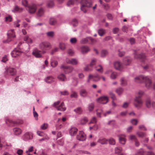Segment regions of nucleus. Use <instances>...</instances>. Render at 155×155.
Segmentation results:
<instances>
[{"instance_id":"obj_1","label":"nucleus","mask_w":155,"mask_h":155,"mask_svg":"<svg viewBox=\"0 0 155 155\" xmlns=\"http://www.w3.org/2000/svg\"><path fill=\"white\" fill-rule=\"evenodd\" d=\"M51 44L48 42L45 41L41 42L39 45V50L37 48H35L32 52V54L36 58H41L42 57L41 54L46 53V51L51 48Z\"/></svg>"},{"instance_id":"obj_2","label":"nucleus","mask_w":155,"mask_h":155,"mask_svg":"<svg viewBox=\"0 0 155 155\" xmlns=\"http://www.w3.org/2000/svg\"><path fill=\"white\" fill-rule=\"evenodd\" d=\"M135 81L138 83L143 82H145L146 87L149 89L152 86V82L148 76H144L143 75H140L136 77L134 79Z\"/></svg>"},{"instance_id":"obj_3","label":"nucleus","mask_w":155,"mask_h":155,"mask_svg":"<svg viewBox=\"0 0 155 155\" xmlns=\"http://www.w3.org/2000/svg\"><path fill=\"white\" fill-rule=\"evenodd\" d=\"M92 2L91 0H82L81 3V9L84 13L87 12L86 7L90 8L91 7Z\"/></svg>"},{"instance_id":"obj_4","label":"nucleus","mask_w":155,"mask_h":155,"mask_svg":"<svg viewBox=\"0 0 155 155\" xmlns=\"http://www.w3.org/2000/svg\"><path fill=\"white\" fill-rule=\"evenodd\" d=\"M7 35L8 38L6 40L3 41L4 43H8L15 37L14 30L11 29L9 30L7 33Z\"/></svg>"},{"instance_id":"obj_5","label":"nucleus","mask_w":155,"mask_h":155,"mask_svg":"<svg viewBox=\"0 0 155 155\" xmlns=\"http://www.w3.org/2000/svg\"><path fill=\"white\" fill-rule=\"evenodd\" d=\"M113 64L114 68L117 70L121 71L124 68V66L118 61L114 62Z\"/></svg>"},{"instance_id":"obj_6","label":"nucleus","mask_w":155,"mask_h":155,"mask_svg":"<svg viewBox=\"0 0 155 155\" xmlns=\"http://www.w3.org/2000/svg\"><path fill=\"white\" fill-rule=\"evenodd\" d=\"M61 68L66 74L71 73L74 70V68L72 66H66L64 65H62L61 66Z\"/></svg>"},{"instance_id":"obj_7","label":"nucleus","mask_w":155,"mask_h":155,"mask_svg":"<svg viewBox=\"0 0 155 155\" xmlns=\"http://www.w3.org/2000/svg\"><path fill=\"white\" fill-rule=\"evenodd\" d=\"M77 138L79 141H84L86 139V135L83 131H79L78 134L77 136Z\"/></svg>"},{"instance_id":"obj_8","label":"nucleus","mask_w":155,"mask_h":155,"mask_svg":"<svg viewBox=\"0 0 155 155\" xmlns=\"http://www.w3.org/2000/svg\"><path fill=\"white\" fill-rule=\"evenodd\" d=\"M66 61L67 64L72 65H77L78 64V60L75 58H67Z\"/></svg>"},{"instance_id":"obj_9","label":"nucleus","mask_w":155,"mask_h":155,"mask_svg":"<svg viewBox=\"0 0 155 155\" xmlns=\"http://www.w3.org/2000/svg\"><path fill=\"white\" fill-rule=\"evenodd\" d=\"M97 101L99 103L102 104H106L108 101V97L106 96L101 97L97 99Z\"/></svg>"},{"instance_id":"obj_10","label":"nucleus","mask_w":155,"mask_h":155,"mask_svg":"<svg viewBox=\"0 0 155 155\" xmlns=\"http://www.w3.org/2000/svg\"><path fill=\"white\" fill-rule=\"evenodd\" d=\"M22 138L25 141L31 140L33 138V134L30 132H26L23 136Z\"/></svg>"},{"instance_id":"obj_11","label":"nucleus","mask_w":155,"mask_h":155,"mask_svg":"<svg viewBox=\"0 0 155 155\" xmlns=\"http://www.w3.org/2000/svg\"><path fill=\"white\" fill-rule=\"evenodd\" d=\"M21 51L18 48H15L11 53L12 56L13 57L15 58L21 55Z\"/></svg>"},{"instance_id":"obj_12","label":"nucleus","mask_w":155,"mask_h":155,"mask_svg":"<svg viewBox=\"0 0 155 155\" xmlns=\"http://www.w3.org/2000/svg\"><path fill=\"white\" fill-rule=\"evenodd\" d=\"M134 101L137 103L134 105L136 107L139 108L141 107L143 104V101L141 99L138 97H136L134 99Z\"/></svg>"},{"instance_id":"obj_13","label":"nucleus","mask_w":155,"mask_h":155,"mask_svg":"<svg viewBox=\"0 0 155 155\" xmlns=\"http://www.w3.org/2000/svg\"><path fill=\"white\" fill-rule=\"evenodd\" d=\"M28 12L31 14L34 13L36 10V5L35 4H32L28 7Z\"/></svg>"},{"instance_id":"obj_14","label":"nucleus","mask_w":155,"mask_h":155,"mask_svg":"<svg viewBox=\"0 0 155 155\" xmlns=\"http://www.w3.org/2000/svg\"><path fill=\"white\" fill-rule=\"evenodd\" d=\"M119 140L120 143L122 144H124L126 142V139L125 138L126 135L124 134H120L118 135Z\"/></svg>"},{"instance_id":"obj_15","label":"nucleus","mask_w":155,"mask_h":155,"mask_svg":"<svg viewBox=\"0 0 155 155\" xmlns=\"http://www.w3.org/2000/svg\"><path fill=\"white\" fill-rule=\"evenodd\" d=\"M16 72V70L13 68H9L6 70V72L9 75H13L15 74Z\"/></svg>"},{"instance_id":"obj_16","label":"nucleus","mask_w":155,"mask_h":155,"mask_svg":"<svg viewBox=\"0 0 155 155\" xmlns=\"http://www.w3.org/2000/svg\"><path fill=\"white\" fill-rule=\"evenodd\" d=\"M134 57L135 59L141 60V61H143L145 59V56L144 54H136L135 55Z\"/></svg>"},{"instance_id":"obj_17","label":"nucleus","mask_w":155,"mask_h":155,"mask_svg":"<svg viewBox=\"0 0 155 155\" xmlns=\"http://www.w3.org/2000/svg\"><path fill=\"white\" fill-rule=\"evenodd\" d=\"M78 130L75 127H72L69 131L70 135L71 136H74L77 133Z\"/></svg>"},{"instance_id":"obj_18","label":"nucleus","mask_w":155,"mask_h":155,"mask_svg":"<svg viewBox=\"0 0 155 155\" xmlns=\"http://www.w3.org/2000/svg\"><path fill=\"white\" fill-rule=\"evenodd\" d=\"M131 58L130 57H127L124 58L123 62L124 64L126 65H129L131 62Z\"/></svg>"},{"instance_id":"obj_19","label":"nucleus","mask_w":155,"mask_h":155,"mask_svg":"<svg viewBox=\"0 0 155 155\" xmlns=\"http://www.w3.org/2000/svg\"><path fill=\"white\" fill-rule=\"evenodd\" d=\"M80 94L82 97H86L88 96V92L86 90L82 89L80 91Z\"/></svg>"},{"instance_id":"obj_20","label":"nucleus","mask_w":155,"mask_h":155,"mask_svg":"<svg viewBox=\"0 0 155 155\" xmlns=\"http://www.w3.org/2000/svg\"><path fill=\"white\" fill-rule=\"evenodd\" d=\"M44 81L48 83H51L54 81V78L51 76H48L44 79Z\"/></svg>"},{"instance_id":"obj_21","label":"nucleus","mask_w":155,"mask_h":155,"mask_svg":"<svg viewBox=\"0 0 155 155\" xmlns=\"http://www.w3.org/2000/svg\"><path fill=\"white\" fill-rule=\"evenodd\" d=\"M80 50L82 54H85L90 51V49L87 46H82L81 47Z\"/></svg>"},{"instance_id":"obj_22","label":"nucleus","mask_w":155,"mask_h":155,"mask_svg":"<svg viewBox=\"0 0 155 155\" xmlns=\"http://www.w3.org/2000/svg\"><path fill=\"white\" fill-rule=\"evenodd\" d=\"M58 79L61 81H65L67 80V79L65 77V75L62 74L59 75L58 76Z\"/></svg>"},{"instance_id":"obj_23","label":"nucleus","mask_w":155,"mask_h":155,"mask_svg":"<svg viewBox=\"0 0 155 155\" xmlns=\"http://www.w3.org/2000/svg\"><path fill=\"white\" fill-rule=\"evenodd\" d=\"M13 131L15 135H19L22 133L21 129L19 128L16 127L13 129Z\"/></svg>"},{"instance_id":"obj_24","label":"nucleus","mask_w":155,"mask_h":155,"mask_svg":"<svg viewBox=\"0 0 155 155\" xmlns=\"http://www.w3.org/2000/svg\"><path fill=\"white\" fill-rule=\"evenodd\" d=\"M57 109L58 110L64 111L65 110L66 108L64 105V103L62 102L60 105L57 107Z\"/></svg>"},{"instance_id":"obj_25","label":"nucleus","mask_w":155,"mask_h":155,"mask_svg":"<svg viewBox=\"0 0 155 155\" xmlns=\"http://www.w3.org/2000/svg\"><path fill=\"white\" fill-rule=\"evenodd\" d=\"M24 40L28 44H31L33 42L32 40L27 35H26L24 37Z\"/></svg>"},{"instance_id":"obj_26","label":"nucleus","mask_w":155,"mask_h":155,"mask_svg":"<svg viewBox=\"0 0 155 155\" xmlns=\"http://www.w3.org/2000/svg\"><path fill=\"white\" fill-rule=\"evenodd\" d=\"M97 142L102 144H104L107 143L108 140L105 138L101 137L98 140Z\"/></svg>"},{"instance_id":"obj_27","label":"nucleus","mask_w":155,"mask_h":155,"mask_svg":"<svg viewBox=\"0 0 155 155\" xmlns=\"http://www.w3.org/2000/svg\"><path fill=\"white\" fill-rule=\"evenodd\" d=\"M45 11L43 8H41L39 9L37 14L38 17H41L43 15Z\"/></svg>"},{"instance_id":"obj_28","label":"nucleus","mask_w":155,"mask_h":155,"mask_svg":"<svg viewBox=\"0 0 155 155\" xmlns=\"http://www.w3.org/2000/svg\"><path fill=\"white\" fill-rule=\"evenodd\" d=\"M88 109L90 112L92 111L94 107V105L93 103L89 104L88 105Z\"/></svg>"},{"instance_id":"obj_29","label":"nucleus","mask_w":155,"mask_h":155,"mask_svg":"<svg viewBox=\"0 0 155 155\" xmlns=\"http://www.w3.org/2000/svg\"><path fill=\"white\" fill-rule=\"evenodd\" d=\"M46 34L47 37L53 38L54 36V33L53 31H50L46 32Z\"/></svg>"},{"instance_id":"obj_30","label":"nucleus","mask_w":155,"mask_h":155,"mask_svg":"<svg viewBox=\"0 0 155 155\" xmlns=\"http://www.w3.org/2000/svg\"><path fill=\"white\" fill-rule=\"evenodd\" d=\"M114 150L116 154H119L122 151V148L120 147H118L115 148Z\"/></svg>"},{"instance_id":"obj_31","label":"nucleus","mask_w":155,"mask_h":155,"mask_svg":"<svg viewBox=\"0 0 155 155\" xmlns=\"http://www.w3.org/2000/svg\"><path fill=\"white\" fill-rule=\"evenodd\" d=\"M96 70L101 73H102L103 71L102 67L101 65H98L95 67Z\"/></svg>"},{"instance_id":"obj_32","label":"nucleus","mask_w":155,"mask_h":155,"mask_svg":"<svg viewBox=\"0 0 155 155\" xmlns=\"http://www.w3.org/2000/svg\"><path fill=\"white\" fill-rule=\"evenodd\" d=\"M23 9L22 8H19L17 5H15L14 8V9L12 10V11L14 12H19L22 11Z\"/></svg>"},{"instance_id":"obj_33","label":"nucleus","mask_w":155,"mask_h":155,"mask_svg":"<svg viewBox=\"0 0 155 155\" xmlns=\"http://www.w3.org/2000/svg\"><path fill=\"white\" fill-rule=\"evenodd\" d=\"M97 31L99 35L101 36H103L105 33V30L102 28L99 29Z\"/></svg>"},{"instance_id":"obj_34","label":"nucleus","mask_w":155,"mask_h":155,"mask_svg":"<svg viewBox=\"0 0 155 155\" xmlns=\"http://www.w3.org/2000/svg\"><path fill=\"white\" fill-rule=\"evenodd\" d=\"M145 151L141 148L135 154V155H144Z\"/></svg>"},{"instance_id":"obj_35","label":"nucleus","mask_w":155,"mask_h":155,"mask_svg":"<svg viewBox=\"0 0 155 155\" xmlns=\"http://www.w3.org/2000/svg\"><path fill=\"white\" fill-rule=\"evenodd\" d=\"M66 46L65 44L62 42L60 43L59 44V47L60 49L62 51H64L65 49Z\"/></svg>"},{"instance_id":"obj_36","label":"nucleus","mask_w":155,"mask_h":155,"mask_svg":"<svg viewBox=\"0 0 155 155\" xmlns=\"http://www.w3.org/2000/svg\"><path fill=\"white\" fill-rule=\"evenodd\" d=\"M56 20L54 18H51L49 19V23L51 25H54L56 24Z\"/></svg>"},{"instance_id":"obj_37","label":"nucleus","mask_w":155,"mask_h":155,"mask_svg":"<svg viewBox=\"0 0 155 155\" xmlns=\"http://www.w3.org/2000/svg\"><path fill=\"white\" fill-rule=\"evenodd\" d=\"M120 84L123 86H125L127 84V81L125 78H121L120 79Z\"/></svg>"},{"instance_id":"obj_38","label":"nucleus","mask_w":155,"mask_h":155,"mask_svg":"<svg viewBox=\"0 0 155 155\" xmlns=\"http://www.w3.org/2000/svg\"><path fill=\"white\" fill-rule=\"evenodd\" d=\"M117 76V74L115 72H112L110 75V78L112 79H115Z\"/></svg>"},{"instance_id":"obj_39","label":"nucleus","mask_w":155,"mask_h":155,"mask_svg":"<svg viewBox=\"0 0 155 155\" xmlns=\"http://www.w3.org/2000/svg\"><path fill=\"white\" fill-rule=\"evenodd\" d=\"M74 110L76 113L79 114H81L82 112V109L80 107H77L76 109H74Z\"/></svg>"},{"instance_id":"obj_40","label":"nucleus","mask_w":155,"mask_h":155,"mask_svg":"<svg viewBox=\"0 0 155 155\" xmlns=\"http://www.w3.org/2000/svg\"><path fill=\"white\" fill-rule=\"evenodd\" d=\"M87 121V118L86 117H84L82 118L80 120L81 124H86Z\"/></svg>"},{"instance_id":"obj_41","label":"nucleus","mask_w":155,"mask_h":155,"mask_svg":"<svg viewBox=\"0 0 155 155\" xmlns=\"http://www.w3.org/2000/svg\"><path fill=\"white\" fill-rule=\"evenodd\" d=\"M54 5V3L53 1H50L47 2V6L48 8H51L53 7Z\"/></svg>"},{"instance_id":"obj_42","label":"nucleus","mask_w":155,"mask_h":155,"mask_svg":"<svg viewBox=\"0 0 155 155\" xmlns=\"http://www.w3.org/2000/svg\"><path fill=\"white\" fill-rule=\"evenodd\" d=\"M67 53L69 55L72 56L74 55V53L73 50L69 49L68 50Z\"/></svg>"},{"instance_id":"obj_43","label":"nucleus","mask_w":155,"mask_h":155,"mask_svg":"<svg viewBox=\"0 0 155 155\" xmlns=\"http://www.w3.org/2000/svg\"><path fill=\"white\" fill-rule=\"evenodd\" d=\"M94 81H99L101 78V77H100L99 75L97 74H96L94 75Z\"/></svg>"},{"instance_id":"obj_44","label":"nucleus","mask_w":155,"mask_h":155,"mask_svg":"<svg viewBox=\"0 0 155 155\" xmlns=\"http://www.w3.org/2000/svg\"><path fill=\"white\" fill-rule=\"evenodd\" d=\"M123 89L121 87H119L116 90V93L119 95L121 94L123 92Z\"/></svg>"},{"instance_id":"obj_45","label":"nucleus","mask_w":155,"mask_h":155,"mask_svg":"<svg viewBox=\"0 0 155 155\" xmlns=\"http://www.w3.org/2000/svg\"><path fill=\"white\" fill-rule=\"evenodd\" d=\"M12 20V17L10 15H8L5 18V21L6 22H11Z\"/></svg>"},{"instance_id":"obj_46","label":"nucleus","mask_w":155,"mask_h":155,"mask_svg":"<svg viewBox=\"0 0 155 155\" xmlns=\"http://www.w3.org/2000/svg\"><path fill=\"white\" fill-rule=\"evenodd\" d=\"M89 40V37L82 38L81 41V44H84L87 42Z\"/></svg>"},{"instance_id":"obj_47","label":"nucleus","mask_w":155,"mask_h":155,"mask_svg":"<svg viewBox=\"0 0 155 155\" xmlns=\"http://www.w3.org/2000/svg\"><path fill=\"white\" fill-rule=\"evenodd\" d=\"M58 64L57 61H53L51 62V65L52 67L53 68L55 67Z\"/></svg>"},{"instance_id":"obj_48","label":"nucleus","mask_w":155,"mask_h":155,"mask_svg":"<svg viewBox=\"0 0 155 155\" xmlns=\"http://www.w3.org/2000/svg\"><path fill=\"white\" fill-rule=\"evenodd\" d=\"M144 93V92L142 91H138L136 93L137 96V97L140 98L143 94Z\"/></svg>"},{"instance_id":"obj_49","label":"nucleus","mask_w":155,"mask_h":155,"mask_svg":"<svg viewBox=\"0 0 155 155\" xmlns=\"http://www.w3.org/2000/svg\"><path fill=\"white\" fill-rule=\"evenodd\" d=\"M146 106L150 108L151 106V103L150 100L149 99H147L146 101Z\"/></svg>"},{"instance_id":"obj_50","label":"nucleus","mask_w":155,"mask_h":155,"mask_svg":"<svg viewBox=\"0 0 155 155\" xmlns=\"http://www.w3.org/2000/svg\"><path fill=\"white\" fill-rule=\"evenodd\" d=\"M70 97L71 98H77L78 97V95L77 93L74 91H72L71 94L70 95Z\"/></svg>"},{"instance_id":"obj_51","label":"nucleus","mask_w":155,"mask_h":155,"mask_svg":"<svg viewBox=\"0 0 155 155\" xmlns=\"http://www.w3.org/2000/svg\"><path fill=\"white\" fill-rule=\"evenodd\" d=\"M137 134L139 137H142L145 136V134L141 132H137L136 133Z\"/></svg>"},{"instance_id":"obj_52","label":"nucleus","mask_w":155,"mask_h":155,"mask_svg":"<svg viewBox=\"0 0 155 155\" xmlns=\"http://www.w3.org/2000/svg\"><path fill=\"white\" fill-rule=\"evenodd\" d=\"M20 22V20H17L15 21L14 22V26L15 27H18L20 25L19 23Z\"/></svg>"},{"instance_id":"obj_53","label":"nucleus","mask_w":155,"mask_h":155,"mask_svg":"<svg viewBox=\"0 0 155 155\" xmlns=\"http://www.w3.org/2000/svg\"><path fill=\"white\" fill-rule=\"evenodd\" d=\"M48 127V124L47 123H44L40 127L41 129L43 130L46 129Z\"/></svg>"},{"instance_id":"obj_54","label":"nucleus","mask_w":155,"mask_h":155,"mask_svg":"<svg viewBox=\"0 0 155 155\" xmlns=\"http://www.w3.org/2000/svg\"><path fill=\"white\" fill-rule=\"evenodd\" d=\"M74 4V0H69L67 3V5L68 6H71L73 5Z\"/></svg>"},{"instance_id":"obj_55","label":"nucleus","mask_w":155,"mask_h":155,"mask_svg":"<svg viewBox=\"0 0 155 155\" xmlns=\"http://www.w3.org/2000/svg\"><path fill=\"white\" fill-rule=\"evenodd\" d=\"M108 54L107 51L106 50H103L101 52V56L104 57L106 56Z\"/></svg>"},{"instance_id":"obj_56","label":"nucleus","mask_w":155,"mask_h":155,"mask_svg":"<svg viewBox=\"0 0 155 155\" xmlns=\"http://www.w3.org/2000/svg\"><path fill=\"white\" fill-rule=\"evenodd\" d=\"M109 94L111 97V98L113 100H115L116 97L114 94L112 92H109Z\"/></svg>"},{"instance_id":"obj_57","label":"nucleus","mask_w":155,"mask_h":155,"mask_svg":"<svg viewBox=\"0 0 155 155\" xmlns=\"http://www.w3.org/2000/svg\"><path fill=\"white\" fill-rule=\"evenodd\" d=\"M108 142H109L110 144L114 145L115 143L114 140L112 138H110L109 140H108Z\"/></svg>"},{"instance_id":"obj_58","label":"nucleus","mask_w":155,"mask_h":155,"mask_svg":"<svg viewBox=\"0 0 155 155\" xmlns=\"http://www.w3.org/2000/svg\"><path fill=\"white\" fill-rule=\"evenodd\" d=\"M129 138L131 140H134V141L137 140L136 136L133 135H130L129 137Z\"/></svg>"},{"instance_id":"obj_59","label":"nucleus","mask_w":155,"mask_h":155,"mask_svg":"<svg viewBox=\"0 0 155 155\" xmlns=\"http://www.w3.org/2000/svg\"><path fill=\"white\" fill-rule=\"evenodd\" d=\"M96 61H97V60L96 59H93L91 60V61L90 63V65L91 67H92V66H93L94 65L96 64Z\"/></svg>"},{"instance_id":"obj_60","label":"nucleus","mask_w":155,"mask_h":155,"mask_svg":"<svg viewBox=\"0 0 155 155\" xmlns=\"http://www.w3.org/2000/svg\"><path fill=\"white\" fill-rule=\"evenodd\" d=\"M21 3L22 5L25 7L28 6V2L27 0H22Z\"/></svg>"},{"instance_id":"obj_61","label":"nucleus","mask_w":155,"mask_h":155,"mask_svg":"<svg viewBox=\"0 0 155 155\" xmlns=\"http://www.w3.org/2000/svg\"><path fill=\"white\" fill-rule=\"evenodd\" d=\"M89 40L91 41V43L92 44H95L97 42V40L96 39H93L91 37H89Z\"/></svg>"},{"instance_id":"obj_62","label":"nucleus","mask_w":155,"mask_h":155,"mask_svg":"<svg viewBox=\"0 0 155 155\" xmlns=\"http://www.w3.org/2000/svg\"><path fill=\"white\" fill-rule=\"evenodd\" d=\"M33 115L34 117L35 118V119L36 120H37L38 119V114L35 111V108L34 107H33Z\"/></svg>"},{"instance_id":"obj_63","label":"nucleus","mask_w":155,"mask_h":155,"mask_svg":"<svg viewBox=\"0 0 155 155\" xmlns=\"http://www.w3.org/2000/svg\"><path fill=\"white\" fill-rule=\"evenodd\" d=\"M97 122L96 118L95 117H93L90 122V123H96Z\"/></svg>"},{"instance_id":"obj_64","label":"nucleus","mask_w":155,"mask_h":155,"mask_svg":"<svg viewBox=\"0 0 155 155\" xmlns=\"http://www.w3.org/2000/svg\"><path fill=\"white\" fill-rule=\"evenodd\" d=\"M119 29L118 28H115L113 29V32L114 34H117L119 31Z\"/></svg>"}]
</instances>
